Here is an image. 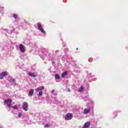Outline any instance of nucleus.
Here are the masks:
<instances>
[{
    "instance_id": "1",
    "label": "nucleus",
    "mask_w": 128,
    "mask_h": 128,
    "mask_svg": "<svg viewBox=\"0 0 128 128\" xmlns=\"http://www.w3.org/2000/svg\"><path fill=\"white\" fill-rule=\"evenodd\" d=\"M12 99L8 98L4 100V104H6L8 108H12Z\"/></svg>"
},
{
    "instance_id": "2",
    "label": "nucleus",
    "mask_w": 128,
    "mask_h": 128,
    "mask_svg": "<svg viewBox=\"0 0 128 128\" xmlns=\"http://www.w3.org/2000/svg\"><path fill=\"white\" fill-rule=\"evenodd\" d=\"M64 118L65 120H72V113H68L65 116Z\"/></svg>"
},
{
    "instance_id": "3",
    "label": "nucleus",
    "mask_w": 128,
    "mask_h": 128,
    "mask_svg": "<svg viewBox=\"0 0 128 128\" xmlns=\"http://www.w3.org/2000/svg\"><path fill=\"white\" fill-rule=\"evenodd\" d=\"M38 28L39 30L41 32H42V34H46V31L44 28H42V24L38 23Z\"/></svg>"
},
{
    "instance_id": "4",
    "label": "nucleus",
    "mask_w": 128,
    "mask_h": 128,
    "mask_svg": "<svg viewBox=\"0 0 128 128\" xmlns=\"http://www.w3.org/2000/svg\"><path fill=\"white\" fill-rule=\"evenodd\" d=\"M8 73L6 72H3L0 74V80H2L4 76H8Z\"/></svg>"
},
{
    "instance_id": "5",
    "label": "nucleus",
    "mask_w": 128,
    "mask_h": 128,
    "mask_svg": "<svg viewBox=\"0 0 128 128\" xmlns=\"http://www.w3.org/2000/svg\"><path fill=\"white\" fill-rule=\"evenodd\" d=\"M27 74L30 76H31L32 78H36V76H38L36 72H28Z\"/></svg>"
},
{
    "instance_id": "6",
    "label": "nucleus",
    "mask_w": 128,
    "mask_h": 128,
    "mask_svg": "<svg viewBox=\"0 0 128 128\" xmlns=\"http://www.w3.org/2000/svg\"><path fill=\"white\" fill-rule=\"evenodd\" d=\"M28 104L26 102H24L22 104L23 110L26 112H28Z\"/></svg>"
},
{
    "instance_id": "7",
    "label": "nucleus",
    "mask_w": 128,
    "mask_h": 128,
    "mask_svg": "<svg viewBox=\"0 0 128 128\" xmlns=\"http://www.w3.org/2000/svg\"><path fill=\"white\" fill-rule=\"evenodd\" d=\"M19 48H20V51L21 52H24V46L22 45V44H20L19 46Z\"/></svg>"
},
{
    "instance_id": "8",
    "label": "nucleus",
    "mask_w": 128,
    "mask_h": 128,
    "mask_svg": "<svg viewBox=\"0 0 128 128\" xmlns=\"http://www.w3.org/2000/svg\"><path fill=\"white\" fill-rule=\"evenodd\" d=\"M90 126V122H86L82 128H88Z\"/></svg>"
},
{
    "instance_id": "9",
    "label": "nucleus",
    "mask_w": 128,
    "mask_h": 128,
    "mask_svg": "<svg viewBox=\"0 0 128 128\" xmlns=\"http://www.w3.org/2000/svg\"><path fill=\"white\" fill-rule=\"evenodd\" d=\"M34 89H30L28 94V96H32V95L34 94Z\"/></svg>"
},
{
    "instance_id": "10",
    "label": "nucleus",
    "mask_w": 128,
    "mask_h": 128,
    "mask_svg": "<svg viewBox=\"0 0 128 128\" xmlns=\"http://www.w3.org/2000/svg\"><path fill=\"white\" fill-rule=\"evenodd\" d=\"M68 74V72H64L63 73H62V78H66V76Z\"/></svg>"
},
{
    "instance_id": "11",
    "label": "nucleus",
    "mask_w": 128,
    "mask_h": 128,
    "mask_svg": "<svg viewBox=\"0 0 128 128\" xmlns=\"http://www.w3.org/2000/svg\"><path fill=\"white\" fill-rule=\"evenodd\" d=\"M90 112V109L85 108L84 111V114H88Z\"/></svg>"
},
{
    "instance_id": "12",
    "label": "nucleus",
    "mask_w": 128,
    "mask_h": 128,
    "mask_svg": "<svg viewBox=\"0 0 128 128\" xmlns=\"http://www.w3.org/2000/svg\"><path fill=\"white\" fill-rule=\"evenodd\" d=\"M55 78H56L57 80H60V75L56 74H55Z\"/></svg>"
},
{
    "instance_id": "13",
    "label": "nucleus",
    "mask_w": 128,
    "mask_h": 128,
    "mask_svg": "<svg viewBox=\"0 0 128 128\" xmlns=\"http://www.w3.org/2000/svg\"><path fill=\"white\" fill-rule=\"evenodd\" d=\"M82 90H84V86H81L80 87V89L79 90V92H82Z\"/></svg>"
},
{
    "instance_id": "14",
    "label": "nucleus",
    "mask_w": 128,
    "mask_h": 128,
    "mask_svg": "<svg viewBox=\"0 0 128 128\" xmlns=\"http://www.w3.org/2000/svg\"><path fill=\"white\" fill-rule=\"evenodd\" d=\"M18 14H13V17L14 18H18Z\"/></svg>"
},
{
    "instance_id": "15",
    "label": "nucleus",
    "mask_w": 128,
    "mask_h": 128,
    "mask_svg": "<svg viewBox=\"0 0 128 128\" xmlns=\"http://www.w3.org/2000/svg\"><path fill=\"white\" fill-rule=\"evenodd\" d=\"M12 108H14V110H18V106H12Z\"/></svg>"
},
{
    "instance_id": "16",
    "label": "nucleus",
    "mask_w": 128,
    "mask_h": 128,
    "mask_svg": "<svg viewBox=\"0 0 128 128\" xmlns=\"http://www.w3.org/2000/svg\"><path fill=\"white\" fill-rule=\"evenodd\" d=\"M40 91L44 90V86H42L40 88Z\"/></svg>"
},
{
    "instance_id": "17",
    "label": "nucleus",
    "mask_w": 128,
    "mask_h": 128,
    "mask_svg": "<svg viewBox=\"0 0 128 128\" xmlns=\"http://www.w3.org/2000/svg\"><path fill=\"white\" fill-rule=\"evenodd\" d=\"M35 90H36V92H40V88H36L35 89Z\"/></svg>"
},
{
    "instance_id": "18",
    "label": "nucleus",
    "mask_w": 128,
    "mask_h": 128,
    "mask_svg": "<svg viewBox=\"0 0 128 128\" xmlns=\"http://www.w3.org/2000/svg\"><path fill=\"white\" fill-rule=\"evenodd\" d=\"M42 96V92H39V96Z\"/></svg>"
},
{
    "instance_id": "19",
    "label": "nucleus",
    "mask_w": 128,
    "mask_h": 128,
    "mask_svg": "<svg viewBox=\"0 0 128 128\" xmlns=\"http://www.w3.org/2000/svg\"><path fill=\"white\" fill-rule=\"evenodd\" d=\"M48 126H50V125H48V124H46L44 125V128H48Z\"/></svg>"
},
{
    "instance_id": "20",
    "label": "nucleus",
    "mask_w": 128,
    "mask_h": 128,
    "mask_svg": "<svg viewBox=\"0 0 128 128\" xmlns=\"http://www.w3.org/2000/svg\"><path fill=\"white\" fill-rule=\"evenodd\" d=\"M18 116L19 118H20V116H22V114H19L18 115Z\"/></svg>"
},
{
    "instance_id": "21",
    "label": "nucleus",
    "mask_w": 128,
    "mask_h": 128,
    "mask_svg": "<svg viewBox=\"0 0 128 128\" xmlns=\"http://www.w3.org/2000/svg\"><path fill=\"white\" fill-rule=\"evenodd\" d=\"M76 50H78V48H76Z\"/></svg>"
}]
</instances>
